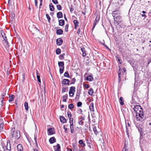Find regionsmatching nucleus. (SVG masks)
I'll use <instances>...</instances> for the list:
<instances>
[{
	"instance_id": "obj_1",
	"label": "nucleus",
	"mask_w": 151,
	"mask_h": 151,
	"mask_svg": "<svg viewBox=\"0 0 151 151\" xmlns=\"http://www.w3.org/2000/svg\"><path fill=\"white\" fill-rule=\"evenodd\" d=\"M134 112L133 111V115L135 116L137 121H142L143 120L144 115L142 110L139 105H136L133 108Z\"/></svg>"
},
{
	"instance_id": "obj_2",
	"label": "nucleus",
	"mask_w": 151,
	"mask_h": 151,
	"mask_svg": "<svg viewBox=\"0 0 151 151\" xmlns=\"http://www.w3.org/2000/svg\"><path fill=\"white\" fill-rule=\"evenodd\" d=\"M14 128H13L12 130L11 135L12 137L11 138L12 140L17 139H19L20 137V132L18 131H14Z\"/></svg>"
},
{
	"instance_id": "obj_3",
	"label": "nucleus",
	"mask_w": 151,
	"mask_h": 151,
	"mask_svg": "<svg viewBox=\"0 0 151 151\" xmlns=\"http://www.w3.org/2000/svg\"><path fill=\"white\" fill-rule=\"evenodd\" d=\"M2 147L4 151L6 150L10 151L11 150L10 141L8 140L6 142H2L1 143Z\"/></svg>"
},
{
	"instance_id": "obj_4",
	"label": "nucleus",
	"mask_w": 151,
	"mask_h": 151,
	"mask_svg": "<svg viewBox=\"0 0 151 151\" xmlns=\"http://www.w3.org/2000/svg\"><path fill=\"white\" fill-rule=\"evenodd\" d=\"M76 88L74 86H71L70 87V90L69 91V95L70 96H73L74 94V92H75Z\"/></svg>"
},
{
	"instance_id": "obj_5",
	"label": "nucleus",
	"mask_w": 151,
	"mask_h": 151,
	"mask_svg": "<svg viewBox=\"0 0 151 151\" xmlns=\"http://www.w3.org/2000/svg\"><path fill=\"white\" fill-rule=\"evenodd\" d=\"M114 23L115 25H118L122 21L121 17L120 16L114 18Z\"/></svg>"
},
{
	"instance_id": "obj_6",
	"label": "nucleus",
	"mask_w": 151,
	"mask_h": 151,
	"mask_svg": "<svg viewBox=\"0 0 151 151\" xmlns=\"http://www.w3.org/2000/svg\"><path fill=\"white\" fill-rule=\"evenodd\" d=\"M112 14L114 18L120 16V14L118 11H114L112 12Z\"/></svg>"
},
{
	"instance_id": "obj_7",
	"label": "nucleus",
	"mask_w": 151,
	"mask_h": 151,
	"mask_svg": "<svg viewBox=\"0 0 151 151\" xmlns=\"http://www.w3.org/2000/svg\"><path fill=\"white\" fill-rule=\"evenodd\" d=\"M56 44L58 45H60L63 42V40L61 38H60L57 39Z\"/></svg>"
},
{
	"instance_id": "obj_8",
	"label": "nucleus",
	"mask_w": 151,
	"mask_h": 151,
	"mask_svg": "<svg viewBox=\"0 0 151 151\" xmlns=\"http://www.w3.org/2000/svg\"><path fill=\"white\" fill-rule=\"evenodd\" d=\"M69 82L70 81L68 79H65L61 81V83L62 84L64 85L67 84L68 85H69Z\"/></svg>"
},
{
	"instance_id": "obj_9",
	"label": "nucleus",
	"mask_w": 151,
	"mask_h": 151,
	"mask_svg": "<svg viewBox=\"0 0 151 151\" xmlns=\"http://www.w3.org/2000/svg\"><path fill=\"white\" fill-rule=\"evenodd\" d=\"M49 134H53L55 133L54 129L53 128H50L48 129L47 130Z\"/></svg>"
},
{
	"instance_id": "obj_10",
	"label": "nucleus",
	"mask_w": 151,
	"mask_h": 151,
	"mask_svg": "<svg viewBox=\"0 0 151 151\" xmlns=\"http://www.w3.org/2000/svg\"><path fill=\"white\" fill-rule=\"evenodd\" d=\"M55 151H60V147L59 144H57L56 146H54Z\"/></svg>"
},
{
	"instance_id": "obj_11",
	"label": "nucleus",
	"mask_w": 151,
	"mask_h": 151,
	"mask_svg": "<svg viewBox=\"0 0 151 151\" xmlns=\"http://www.w3.org/2000/svg\"><path fill=\"white\" fill-rule=\"evenodd\" d=\"M99 18H98L97 17L95 19V20L93 23V26L92 28V30H93V29H94L97 23L99 21Z\"/></svg>"
},
{
	"instance_id": "obj_12",
	"label": "nucleus",
	"mask_w": 151,
	"mask_h": 151,
	"mask_svg": "<svg viewBox=\"0 0 151 151\" xmlns=\"http://www.w3.org/2000/svg\"><path fill=\"white\" fill-rule=\"evenodd\" d=\"M49 141L50 144H52L56 142V140L54 137H52L49 139Z\"/></svg>"
},
{
	"instance_id": "obj_13",
	"label": "nucleus",
	"mask_w": 151,
	"mask_h": 151,
	"mask_svg": "<svg viewBox=\"0 0 151 151\" xmlns=\"http://www.w3.org/2000/svg\"><path fill=\"white\" fill-rule=\"evenodd\" d=\"M60 119L61 122L64 123L66 122L65 118L63 116H60Z\"/></svg>"
},
{
	"instance_id": "obj_14",
	"label": "nucleus",
	"mask_w": 151,
	"mask_h": 151,
	"mask_svg": "<svg viewBox=\"0 0 151 151\" xmlns=\"http://www.w3.org/2000/svg\"><path fill=\"white\" fill-rule=\"evenodd\" d=\"M94 104L92 102L91 103L89 106V109L91 111H94Z\"/></svg>"
},
{
	"instance_id": "obj_15",
	"label": "nucleus",
	"mask_w": 151,
	"mask_h": 151,
	"mask_svg": "<svg viewBox=\"0 0 151 151\" xmlns=\"http://www.w3.org/2000/svg\"><path fill=\"white\" fill-rule=\"evenodd\" d=\"M58 65L60 68H63L64 66V63L63 61L59 62L58 63Z\"/></svg>"
},
{
	"instance_id": "obj_16",
	"label": "nucleus",
	"mask_w": 151,
	"mask_h": 151,
	"mask_svg": "<svg viewBox=\"0 0 151 151\" xmlns=\"http://www.w3.org/2000/svg\"><path fill=\"white\" fill-rule=\"evenodd\" d=\"M57 17L58 18H62L63 17V14L61 12H59L57 13Z\"/></svg>"
},
{
	"instance_id": "obj_17",
	"label": "nucleus",
	"mask_w": 151,
	"mask_h": 151,
	"mask_svg": "<svg viewBox=\"0 0 151 151\" xmlns=\"http://www.w3.org/2000/svg\"><path fill=\"white\" fill-rule=\"evenodd\" d=\"M59 22L60 26H62L64 25L65 21L63 19H60L59 20Z\"/></svg>"
},
{
	"instance_id": "obj_18",
	"label": "nucleus",
	"mask_w": 151,
	"mask_h": 151,
	"mask_svg": "<svg viewBox=\"0 0 151 151\" xmlns=\"http://www.w3.org/2000/svg\"><path fill=\"white\" fill-rule=\"evenodd\" d=\"M17 150L18 151H21L23 150L22 145L20 144L18 145L17 147Z\"/></svg>"
},
{
	"instance_id": "obj_19",
	"label": "nucleus",
	"mask_w": 151,
	"mask_h": 151,
	"mask_svg": "<svg viewBox=\"0 0 151 151\" xmlns=\"http://www.w3.org/2000/svg\"><path fill=\"white\" fill-rule=\"evenodd\" d=\"M9 101L10 102H12L14 100V95L11 94V95L9 96Z\"/></svg>"
},
{
	"instance_id": "obj_20",
	"label": "nucleus",
	"mask_w": 151,
	"mask_h": 151,
	"mask_svg": "<svg viewBox=\"0 0 151 151\" xmlns=\"http://www.w3.org/2000/svg\"><path fill=\"white\" fill-rule=\"evenodd\" d=\"M49 7L50 10L51 11H53L54 10L55 8L52 3H51L49 5Z\"/></svg>"
},
{
	"instance_id": "obj_21",
	"label": "nucleus",
	"mask_w": 151,
	"mask_h": 151,
	"mask_svg": "<svg viewBox=\"0 0 151 151\" xmlns=\"http://www.w3.org/2000/svg\"><path fill=\"white\" fill-rule=\"evenodd\" d=\"M63 31L61 29H57L56 31V33L58 35H60L63 34Z\"/></svg>"
},
{
	"instance_id": "obj_22",
	"label": "nucleus",
	"mask_w": 151,
	"mask_h": 151,
	"mask_svg": "<svg viewBox=\"0 0 151 151\" xmlns=\"http://www.w3.org/2000/svg\"><path fill=\"white\" fill-rule=\"evenodd\" d=\"M81 50L83 52L82 55L83 56H85L86 55V53L85 48L83 47L82 48H81Z\"/></svg>"
},
{
	"instance_id": "obj_23",
	"label": "nucleus",
	"mask_w": 151,
	"mask_h": 151,
	"mask_svg": "<svg viewBox=\"0 0 151 151\" xmlns=\"http://www.w3.org/2000/svg\"><path fill=\"white\" fill-rule=\"evenodd\" d=\"M68 96V95L67 94H65L63 96V102H65L66 101V99H67Z\"/></svg>"
},
{
	"instance_id": "obj_24",
	"label": "nucleus",
	"mask_w": 151,
	"mask_h": 151,
	"mask_svg": "<svg viewBox=\"0 0 151 151\" xmlns=\"http://www.w3.org/2000/svg\"><path fill=\"white\" fill-rule=\"evenodd\" d=\"M86 80L87 81H92L93 80V78L91 76H89L86 78Z\"/></svg>"
},
{
	"instance_id": "obj_25",
	"label": "nucleus",
	"mask_w": 151,
	"mask_h": 151,
	"mask_svg": "<svg viewBox=\"0 0 151 151\" xmlns=\"http://www.w3.org/2000/svg\"><path fill=\"white\" fill-rule=\"evenodd\" d=\"M79 143L81 144V146L82 147H84L85 146V143L83 142V141L82 140H80L79 141Z\"/></svg>"
},
{
	"instance_id": "obj_26",
	"label": "nucleus",
	"mask_w": 151,
	"mask_h": 151,
	"mask_svg": "<svg viewBox=\"0 0 151 151\" xmlns=\"http://www.w3.org/2000/svg\"><path fill=\"white\" fill-rule=\"evenodd\" d=\"M70 128L71 130V132L72 133H73L74 132L73 124H70Z\"/></svg>"
},
{
	"instance_id": "obj_27",
	"label": "nucleus",
	"mask_w": 151,
	"mask_h": 151,
	"mask_svg": "<svg viewBox=\"0 0 151 151\" xmlns=\"http://www.w3.org/2000/svg\"><path fill=\"white\" fill-rule=\"evenodd\" d=\"M24 106L25 108V109L26 111H28V104L27 102H25L24 103Z\"/></svg>"
},
{
	"instance_id": "obj_28",
	"label": "nucleus",
	"mask_w": 151,
	"mask_h": 151,
	"mask_svg": "<svg viewBox=\"0 0 151 151\" xmlns=\"http://www.w3.org/2000/svg\"><path fill=\"white\" fill-rule=\"evenodd\" d=\"M64 77L68 78H70V76L68 71L65 72L64 75Z\"/></svg>"
},
{
	"instance_id": "obj_29",
	"label": "nucleus",
	"mask_w": 151,
	"mask_h": 151,
	"mask_svg": "<svg viewBox=\"0 0 151 151\" xmlns=\"http://www.w3.org/2000/svg\"><path fill=\"white\" fill-rule=\"evenodd\" d=\"M123 98L122 97H120L119 99V102H120V104L121 105H123L124 104V102L123 101Z\"/></svg>"
},
{
	"instance_id": "obj_30",
	"label": "nucleus",
	"mask_w": 151,
	"mask_h": 151,
	"mask_svg": "<svg viewBox=\"0 0 151 151\" xmlns=\"http://www.w3.org/2000/svg\"><path fill=\"white\" fill-rule=\"evenodd\" d=\"M138 129L139 132L140 133V135H142L143 132L142 131V128L140 127H138Z\"/></svg>"
},
{
	"instance_id": "obj_31",
	"label": "nucleus",
	"mask_w": 151,
	"mask_h": 151,
	"mask_svg": "<svg viewBox=\"0 0 151 151\" xmlns=\"http://www.w3.org/2000/svg\"><path fill=\"white\" fill-rule=\"evenodd\" d=\"M93 130L95 134L97 135L98 134V132L97 131L96 127H93Z\"/></svg>"
},
{
	"instance_id": "obj_32",
	"label": "nucleus",
	"mask_w": 151,
	"mask_h": 151,
	"mask_svg": "<svg viewBox=\"0 0 151 151\" xmlns=\"http://www.w3.org/2000/svg\"><path fill=\"white\" fill-rule=\"evenodd\" d=\"M4 125V124L3 123H1L0 124V132H1L3 129Z\"/></svg>"
},
{
	"instance_id": "obj_33",
	"label": "nucleus",
	"mask_w": 151,
	"mask_h": 151,
	"mask_svg": "<svg viewBox=\"0 0 151 151\" xmlns=\"http://www.w3.org/2000/svg\"><path fill=\"white\" fill-rule=\"evenodd\" d=\"M93 93V90L92 88H90L88 91V94L92 95Z\"/></svg>"
},
{
	"instance_id": "obj_34",
	"label": "nucleus",
	"mask_w": 151,
	"mask_h": 151,
	"mask_svg": "<svg viewBox=\"0 0 151 151\" xmlns=\"http://www.w3.org/2000/svg\"><path fill=\"white\" fill-rule=\"evenodd\" d=\"M64 67H63V68H60L59 72H60V74L63 73V71L64 70Z\"/></svg>"
},
{
	"instance_id": "obj_35",
	"label": "nucleus",
	"mask_w": 151,
	"mask_h": 151,
	"mask_svg": "<svg viewBox=\"0 0 151 151\" xmlns=\"http://www.w3.org/2000/svg\"><path fill=\"white\" fill-rule=\"evenodd\" d=\"M61 52V50L60 49L58 48L56 50V54L57 55L60 54Z\"/></svg>"
},
{
	"instance_id": "obj_36",
	"label": "nucleus",
	"mask_w": 151,
	"mask_h": 151,
	"mask_svg": "<svg viewBox=\"0 0 151 151\" xmlns=\"http://www.w3.org/2000/svg\"><path fill=\"white\" fill-rule=\"evenodd\" d=\"M65 55V53H63L62 55H60L59 56V58L60 60H63L64 59V56Z\"/></svg>"
},
{
	"instance_id": "obj_37",
	"label": "nucleus",
	"mask_w": 151,
	"mask_h": 151,
	"mask_svg": "<svg viewBox=\"0 0 151 151\" xmlns=\"http://www.w3.org/2000/svg\"><path fill=\"white\" fill-rule=\"evenodd\" d=\"M1 33L2 37L3 38H4V37L6 36L5 33L4 32V31L3 30H1Z\"/></svg>"
},
{
	"instance_id": "obj_38",
	"label": "nucleus",
	"mask_w": 151,
	"mask_h": 151,
	"mask_svg": "<svg viewBox=\"0 0 151 151\" xmlns=\"http://www.w3.org/2000/svg\"><path fill=\"white\" fill-rule=\"evenodd\" d=\"M69 123L70 124H73V118H69Z\"/></svg>"
},
{
	"instance_id": "obj_39",
	"label": "nucleus",
	"mask_w": 151,
	"mask_h": 151,
	"mask_svg": "<svg viewBox=\"0 0 151 151\" xmlns=\"http://www.w3.org/2000/svg\"><path fill=\"white\" fill-rule=\"evenodd\" d=\"M76 81V79L75 78H73L71 80V83L70 84H74L75 83Z\"/></svg>"
},
{
	"instance_id": "obj_40",
	"label": "nucleus",
	"mask_w": 151,
	"mask_h": 151,
	"mask_svg": "<svg viewBox=\"0 0 151 151\" xmlns=\"http://www.w3.org/2000/svg\"><path fill=\"white\" fill-rule=\"evenodd\" d=\"M73 107L74 106L73 104H70L68 106L69 109H72L73 108Z\"/></svg>"
},
{
	"instance_id": "obj_41",
	"label": "nucleus",
	"mask_w": 151,
	"mask_h": 151,
	"mask_svg": "<svg viewBox=\"0 0 151 151\" xmlns=\"http://www.w3.org/2000/svg\"><path fill=\"white\" fill-rule=\"evenodd\" d=\"M80 95L79 92H77L76 93V99H78Z\"/></svg>"
},
{
	"instance_id": "obj_42",
	"label": "nucleus",
	"mask_w": 151,
	"mask_h": 151,
	"mask_svg": "<svg viewBox=\"0 0 151 151\" xmlns=\"http://www.w3.org/2000/svg\"><path fill=\"white\" fill-rule=\"evenodd\" d=\"M68 116V118H71L72 115L71 114V112L70 111H68L67 113Z\"/></svg>"
},
{
	"instance_id": "obj_43",
	"label": "nucleus",
	"mask_w": 151,
	"mask_h": 151,
	"mask_svg": "<svg viewBox=\"0 0 151 151\" xmlns=\"http://www.w3.org/2000/svg\"><path fill=\"white\" fill-rule=\"evenodd\" d=\"M46 17L48 20V21L50 22V18L49 15L48 14H46Z\"/></svg>"
},
{
	"instance_id": "obj_44",
	"label": "nucleus",
	"mask_w": 151,
	"mask_h": 151,
	"mask_svg": "<svg viewBox=\"0 0 151 151\" xmlns=\"http://www.w3.org/2000/svg\"><path fill=\"white\" fill-rule=\"evenodd\" d=\"M73 23L74 25H78L79 22L77 20H74L73 21Z\"/></svg>"
},
{
	"instance_id": "obj_45",
	"label": "nucleus",
	"mask_w": 151,
	"mask_h": 151,
	"mask_svg": "<svg viewBox=\"0 0 151 151\" xmlns=\"http://www.w3.org/2000/svg\"><path fill=\"white\" fill-rule=\"evenodd\" d=\"M57 9L59 10H61V6L60 5H58L57 6Z\"/></svg>"
},
{
	"instance_id": "obj_46",
	"label": "nucleus",
	"mask_w": 151,
	"mask_h": 151,
	"mask_svg": "<svg viewBox=\"0 0 151 151\" xmlns=\"http://www.w3.org/2000/svg\"><path fill=\"white\" fill-rule=\"evenodd\" d=\"M68 24H67L65 26V32H68Z\"/></svg>"
},
{
	"instance_id": "obj_47",
	"label": "nucleus",
	"mask_w": 151,
	"mask_h": 151,
	"mask_svg": "<svg viewBox=\"0 0 151 151\" xmlns=\"http://www.w3.org/2000/svg\"><path fill=\"white\" fill-rule=\"evenodd\" d=\"M34 139L35 141V142L37 147V136L35 135L34 137Z\"/></svg>"
},
{
	"instance_id": "obj_48",
	"label": "nucleus",
	"mask_w": 151,
	"mask_h": 151,
	"mask_svg": "<svg viewBox=\"0 0 151 151\" xmlns=\"http://www.w3.org/2000/svg\"><path fill=\"white\" fill-rule=\"evenodd\" d=\"M82 105V102H79L77 103V106L78 107H79L81 106Z\"/></svg>"
},
{
	"instance_id": "obj_49",
	"label": "nucleus",
	"mask_w": 151,
	"mask_h": 151,
	"mask_svg": "<svg viewBox=\"0 0 151 151\" xmlns=\"http://www.w3.org/2000/svg\"><path fill=\"white\" fill-rule=\"evenodd\" d=\"M74 10V9L73 6L71 5L70 8V11L71 12H72Z\"/></svg>"
},
{
	"instance_id": "obj_50",
	"label": "nucleus",
	"mask_w": 151,
	"mask_h": 151,
	"mask_svg": "<svg viewBox=\"0 0 151 151\" xmlns=\"http://www.w3.org/2000/svg\"><path fill=\"white\" fill-rule=\"evenodd\" d=\"M52 2L55 4H57L58 3L57 0H52Z\"/></svg>"
},
{
	"instance_id": "obj_51",
	"label": "nucleus",
	"mask_w": 151,
	"mask_h": 151,
	"mask_svg": "<svg viewBox=\"0 0 151 151\" xmlns=\"http://www.w3.org/2000/svg\"><path fill=\"white\" fill-rule=\"evenodd\" d=\"M37 81L39 83H41V80L40 79V76H37Z\"/></svg>"
},
{
	"instance_id": "obj_52",
	"label": "nucleus",
	"mask_w": 151,
	"mask_h": 151,
	"mask_svg": "<svg viewBox=\"0 0 151 151\" xmlns=\"http://www.w3.org/2000/svg\"><path fill=\"white\" fill-rule=\"evenodd\" d=\"M3 39L5 41L6 44L8 45V42L7 40V39L6 38V37H5L4 38H3Z\"/></svg>"
},
{
	"instance_id": "obj_53",
	"label": "nucleus",
	"mask_w": 151,
	"mask_h": 151,
	"mask_svg": "<svg viewBox=\"0 0 151 151\" xmlns=\"http://www.w3.org/2000/svg\"><path fill=\"white\" fill-rule=\"evenodd\" d=\"M78 124L80 125H82L83 124V122L82 120H79V121L78 122Z\"/></svg>"
},
{
	"instance_id": "obj_54",
	"label": "nucleus",
	"mask_w": 151,
	"mask_h": 151,
	"mask_svg": "<svg viewBox=\"0 0 151 151\" xmlns=\"http://www.w3.org/2000/svg\"><path fill=\"white\" fill-rule=\"evenodd\" d=\"M116 58H117L118 59V61L119 62V63H120V64H121V63L122 62L120 61L121 60L120 59V58H119V55H117L116 56Z\"/></svg>"
},
{
	"instance_id": "obj_55",
	"label": "nucleus",
	"mask_w": 151,
	"mask_h": 151,
	"mask_svg": "<svg viewBox=\"0 0 151 151\" xmlns=\"http://www.w3.org/2000/svg\"><path fill=\"white\" fill-rule=\"evenodd\" d=\"M35 6L37 7V8H38L37 6V0H35Z\"/></svg>"
},
{
	"instance_id": "obj_56",
	"label": "nucleus",
	"mask_w": 151,
	"mask_h": 151,
	"mask_svg": "<svg viewBox=\"0 0 151 151\" xmlns=\"http://www.w3.org/2000/svg\"><path fill=\"white\" fill-rule=\"evenodd\" d=\"M126 132H127V136H128V137H129V132H128V130H127L128 128H127V125H126Z\"/></svg>"
},
{
	"instance_id": "obj_57",
	"label": "nucleus",
	"mask_w": 151,
	"mask_h": 151,
	"mask_svg": "<svg viewBox=\"0 0 151 151\" xmlns=\"http://www.w3.org/2000/svg\"><path fill=\"white\" fill-rule=\"evenodd\" d=\"M85 119V117L84 116H81L79 120L83 121Z\"/></svg>"
},
{
	"instance_id": "obj_58",
	"label": "nucleus",
	"mask_w": 151,
	"mask_h": 151,
	"mask_svg": "<svg viewBox=\"0 0 151 151\" xmlns=\"http://www.w3.org/2000/svg\"><path fill=\"white\" fill-rule=\"evenodd\" d=\"M64 129L65 130V133H67V132H68V128H67L65 127L64 126Z\"/></svg>"
},
{
	"instance_id": "obj_59",
	"label": "nucleus",
	"mask_w": 151,
	"mask_h": 151,
	"mask_svg": "<svg viewBox=\"0 0 151 151\" xmlns=\"http://www.w3.org/2000/svg\"><path fill=\"white\" fill-rule=\"evenodd\" d=\"M66 88H63L62 90V93H63L65 91Z\"/></svg>"
},
{
	"instance_id": "obj_60",
	"label": "nucleus",
	"mask_w": 151,
	"mask_h": 151,
	"mask_svg": "<svg viewBox=\"0 0 151 151\" xmlns=\"http://www.w3.org/2000/svg\"><path fill=\"white\" fill-rule=\"evenodd\" d=\"M6 95V93H3L2 94V97L3 100L1 101V102H3V99H4V96H5Z\"/></svg>"
},
{
	"instance_id": "obj_61",
	"label": "nucleus",
	"mask_w": 151,
	"mask_h": 151,
	"mask_svg": "<svg viewBox=\"0 0 151 151\" xmlns=\"http://www.w3.org/2000/svg\"><path fill=\"white\" fill-rule=\"evenodd\" d=\"M81 32V29L80 28H79L78 29V31L77 32V33L79 35L80 34Z\"/></svg>"
},
{
	"instance_id": "obj_62",
	"label": "nucleus",
	"mask_w": 151,
	"mask_h": 151,
	"mask_svg": "<svg viewBox=\"0 0 151 151\" xmlns=\"http://www.w3.org/2000/svg\"><path fill=\"white\" fill-rule=\"evenodd\" d=\"M118 76H119V82H120V74H121V73H119V72L118 73Z\"/></svg>"
},
{
	"instance_id": "obj_63",
	"label": "nucleus",
	"mask_w": 151,
	"mask_h": 151,
	"mask_svg": "<svg viewBox=\"0 0 151 151\" xmlns=\"http://www.w3.org/2000/svg\"><path fill=\"white\" fill-rule=\"evenodd\" d=\"M85 87L86 88H89V86L88 84H85Z\"/></svg>"
},
{
	"instance_id": "obj_64",
	"label": "nucleus",
	"mask_w": 151,
	"mask_h": 151,
	"mask_svg": "<svg viewBox=\"0 0 151 151\" xmlns=\"http://www.w3.org/2000/svg\"><path fill=\"white\" fill-rule=\"evenodd\" d=\"M67 151H72V150L71 149L67 148Z\"/></svg>"
}]
</instances>
